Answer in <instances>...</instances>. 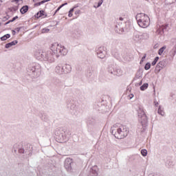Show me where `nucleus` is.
<instances>
[{"mask_svg": "<svg viewBox=\"0 0 176 176\" xmlns=\"http://www.w3.org/2000/svg\"><path fill=\"white\" fill-rule=\"evenodd\" d=\"M166 46H163L162 47H161L159 50H158V54L160 56H162V54H163V52H164V50H166Z\"/></svg>", "mask_w": 176, "mask_h": 176, "instance_id": "obj_25", "label": "nucleus"}, {"mask_svg": "<svg viewBox=\"0 0 176 176\" xmlns=\"http://www.w3.org/2000/svg\"><path fill=\"white\" fill-rule=\"evenodd\" d=\"M166 62L167 60L164 59L160 61L159 63H157L155 69V74H159V72H160V71H162L163 68H166V67L167 66Z\"/></svg>", "mask_w": 176, "mask_h": 176, "instance_id": "obj_10", "label": "nucleus"}, {"mask_svg": "<svg viewBox=\"0 0 176 176\" xmlns=\"http://www.w3.org/2000/svg\"><path fill=\"white\" fill-rule=\"evenodd\" d=\"M133 39L136 42H138V41H141V39H142V33H140V32H135L134 33Z\"/></svg>", "mask_w": 176, "mask_h": 176, "instance_id": "obj_15", "label": "nucleus"}, {"mask_svg": "<svg viewBox=\"0 0 176 176\" xmlns=\"http://www.w3.org/2000/svg\"><path fill=\"white\" fill-rule=\"evenodd\" d=\"M55 135L58 142L61 144L67 142L70 137L69 133L63 129L56 131Z\"/></svg>", "mask_w": 176, "mask_h": 176, "instance_id": "obj_6", "label": "nucleus"}, {"mask_svg": "<svg viewBox=\"0 0 176 176\" xmlns=\"http://www.w3.org/2000/svg\"><path fill=\"white\" fill-rule=\"evenodd\" d=\"M19 153H27V151H25V150H24V148H19Z\"/></svg>", "mask_w": 176, "mask_h": 176, "instance_id": "obj_34", "label": "nucleus"}, {"mask_svg": "<svg viewBox=\"0 0 176 176\" xmlns=\"http://www.w3.org/2000/svg\"><path fill=\"white\" fill-rule=\"evenodd\" d=\"M146 58V54H144V56L142 58V60H140V64L144 63V59Z\"/></svg>", "mask_w": 176, "mask_h": 176, "instance_id": "obj_37", "label": "nucleus"}, {"mask_svg": "<svg viewBox=\"0 0 176 176\" xmlns=\"http://www.w3.org/2000/svg\"><path fill=\"white\" fill-rule=\"evenodd\" d=\"M42 16H45V17L47 16L46 14H45V12L43 10H40L35 14V17H36V19H39V17H42Z\"/></svg>", "mask_w": 176, "mask_h": 176, "instance_id": "obj_17", "label": "nucleus"}, {"mask_svg": "<svg viewBox=\"0 0 176 176\" xmlns=\"http://www.w3.org/2000/svg\"><path fill=\"white\" fill-rule=\"evenodd\" d=\"M121 32H124V29H123V28H121Z\"/></svg>", "mask_w": 176, "mask_h": 176, "instance_id": "obj_53", "label": "nucleus"}, {"mask_svg": "<svg viewBox=\"0 0 176 176\" xmlns=\"http://www.w3.org/2000/svg\"><path fill=\"white\" fill-rule=\"evenodd\" d=\"M0 2H2V1L0 0Z\"/></svg>", "mask_w": 176, "mask_h": 176, "instance_id": "obj_57", "label": "nucleus"}, {"mask_svg": "<svg viewBox=\"0 0 176 176\" xmlns=\"http://www.w3.org/2000/svg\"><path fill=\"white\" fill-rule=\"evenodd\" d=\"M96 54L99 58H105V56H107V48L105 47H99L96 50Z\"/></svg>", "mask_w": 176, "mask_h": 176, "instance_id": "obj_9", "label": "nucleus"}, {"mask_svg": "<svg viewBox=\"0 0 176 176\" xmlns=\"http://www.w3.org/2000/svg\"><path fill=\"white\" fill-rule=\"evenodd\" d=\"M69 17H72V12H69Z\"/></svg>", "mask_w": 176, "mask_h": 176, "instance_id": "obj_51", "label": "nucleus"}, {"mask_svg": "<svg viewBox=\"0 0 176 176\" xmlns=\"http://www.w3.org/2000/svg\"><path fill=\"white\" fill-rule=\"evenodd\" d=\"M56 74L58 75H63V74H65V70L64 69V67L61 65H58L54 69Z\"/></svg>", "mask_w": 176, "mask_h": 176, "instance_id": "obj_13", "label": "nucleus"}, {"mask_svg": "<svg viewBox=\"0 0 176 176\" xmlns=\"http://www.w3.org/2000/svg\"><path fill=\"white\" fill-rule=\"evenodd\" d=\"M73 36H74V38H75L76 39H78V38H80V34H73Z\"/></svg>", "mask_w": 176, "mask_h": 176, "instance_id": "obj_33", "label": "nucleus"}, {"mask_svg": "<svg viewBox=\"0 0 176 176\" xmlns=\"http://www.w3.org/2000/svg\"><path fill=\"white\" fill-rule=\"evenodd\" d=\"M63 6H64V5L60 6L57 8V10H56L55 14H56V13H57V12H58V10H60V9H61V8H63Z\"/></svg>", "mask_w": 176, "mask_h": 176, "instance_id": "obj_39", "label": "nucleus"}, {"mask_svg": "<svg viewBox=\"0 0 176 176\" xmlns=\"http://www.w3.org/2000/svg\"><path fill=\"white\" fill-rule=\"evenodd\" d=\"M142 39H148L149 38V34L147 33H142Z\"/></svg>", "mask_w": 176, "mask_h": 176, "instance_id": "obj_28", "label": "nucleus"}, {"mask_svg": "<svg viewBox=\"0 0 176 176\" xmlns=\"http://www.w3.org/2000/svg\"><path fill=\"white\" fill-rule=\"evenodd\" d=\"M141 154L142 156H146V155H148V151H146V149H142L141 151Z\"/></svg>", "mask_w": 176, "mask_h": 176, "instance_id": "obj_30", "label": "nucleus"}, {"mask_svg": "<svg viewBox=\"0 0 176 176\" xmlns=\"http://www.w3.org/2000/svg\"><path fill=\"white\" fill-rule=\"evenodd\" d=\"M12 35H16V30H12Z\"/></svg>", "mask_w": 176, "mask_h": 176, "instance_id": "obj_50", "label": "nucleus"}, {"mask_svg": "<svg viewBox=\"0 0 176 176\" xmlns=\"http://www.w3.org/2000/svg\"><path fill=\"white\" fill-rule=\"evenodd\" d=\"M148 86L149 85L148 83H144L140 87V90H142V91H144V90H146V89H148Z\"/></svg>", "mask_w": 176, "mask_h": 176, "instance_id": "obj_26", "label": "nucleus"}, {"mask_svg": "<svg viewBox=\"0 0 176 176\" xmlns=\"http://www.w3.org/2000/svg\"><path fill=\"white\" fill-rule=\"evenodd\" d=\"M133 97H134V95L133 94H131V95H129V98L130 100H131V98H133Z\"/></svg>", "mask_w": 176, "mask_h": 176, "instance_id": "obj_45", "label": "nucleus"}, {"mask_svg": "<svg viewBox=\"0 0 176 176\" xmlns=\"http://www.w3.org/2000/svg\"><path fill=\"white\" fill-rule=\"evenodd\" d=\"M138 120L140 122L141 127H139V131L140 133H144L146 130V124H148V117L145 114L144 111V107L142 106H139L138 110Z\"/></svg>", "mask_w": 176, "mask_h": 176, "instance_id": "obj_3", "label": "nucleus"}, {"mask_svg": "<svg viewBox=\"0 0 176 176\" xmlns=\"http://www.w3.org/2000/svg\"><path fill=\"white\" fill-rule=\"evenodd\" d=\"M62 5H63V6H65V5H67V3H65L62 4Z\"/></svg>", "mask_w": 176, "mask_h": 176, "instance_id": "obj_55", "label": "nucleus"}, {"mask_svg": "<svg viewBox=\"0 0 176 176\" xmlns=\"http://www.w3.org/2000/svg\"><path fill=\"white\" fill-rule=\"evenodd\" d=\"M10 23H12V21H10V20L8 21V22H6V23H5V25H8V24H10Z\"/></svg>", "mask_w": 176, "mask_h": 176, "instance_id": "obj_48", "label": "nucleus"}, {"mask_svg": "<svg viewBox=\"0 0 176 176\" xmlns=\"http://www.w3.org/2000/svg\"><path fill=\"white\" fill-rule=\"evenodd\" d=\"M75 14H80V10H76V12H75Z\"/></svg>", "mask_w": 176, "mask_h": 176, "instance_id": "obj_42", "label": "nucleus"}, {"mask_svg": "<svg viewBox=\"0 0 176 176\" xmlns=\"http://www.w3.org/2000/svg\"><path fill=\"white\" fill-rule=\"evenodd\" d=\"M19 1H23V0H14V2H19Z\"/></svg>", "mask_w": 176, "mask_h": 176, "instance_id": "obj_54", "label": "nucleus"}, {"mask_svg": "<svg viewBox=\"0 0 176 176\" xmlns=\"http://www.w3.org/2000/svg\"><path fill=\"white\" fill-rule=\"evenodd\" d=\"M175 2L176 1V0H173Z\"/></svg>", "mask_w": 176, "mask_h": 176, "instance_id": "obj_56", "label": "nucleus"}, {"mask_svg": "<svg viewBox=\"0 0 176 176\" xmlns=\"http://www.w3.org/2000/svg\"><path fill=\"white\" fill-rule=\"evenodd\" d=\"M107 72L109 74L110 76H120L122 74V69L115 67L113 65H109Z\"/></svg>", "mask_w": 176, "mask_h": 176, "instance_id": "obj_8", "label": "nucleus"}, {"mask_svg": "<svg viewBox=\"0 0 176 176\" xmlns=\"http://www.w3.org/2000/svg\"><path fill=\"white\" fill-rule=\"evenodd\" d=\"M150 68H151V63H147L144 66V69H146V71H148V69H149Z\"/></svg>", "mask_w": 176, "mask_h": 176, "instance_id": "obj_31", "label": "nucleus"}, {"mask_svg": "<svg viewBox=\"0 0 176 176\" xmlns=\"http://www.w3.org/2000/svg\"><path fill=\"white\" fill-rule=\"evenodd\" d=\"M159 61V56L155 58L154 60L152 62L151 65H156V63Z\"/></svg>", "mask_w": 176, "mask_h": 176, "instance_id": "obj_29", "label": "nucleus"}, {"mask_svg": "<svg viewBox=\"0 0 176 176\" xmlns=\"http://www.w3.org/2000/svg\"><path fill=\"white\" fill-rule=\"evenodd\" d=\"M53 83L56 86H61V80H60V79H58L57 78H54L53 79Z\"/></svg>", "mask_w": 176, "mask_h": 176, "instance_id": "obj_23", "label": "nucleus"}, {"mask_svg": "<svg viewBox=\"0 0 176 176\" xmlns=\"http://www.w3.org/2000/svg\"><path fill=\"white\" fill-rule=\"evenodd\" d=\"M65 168L67 171L72 170V159L67 158L65 161Z\"/></svg>", "mask_w": 176, "mask_h": 176, "instance_id": "obj_12", "label": "nucleus"}, {"mask_svg": "<svg viewBox=\"0 0 176 176\" xmlns=\"http://www.w3.org/2000/svg\"><path fill=\"white\" fill-rule=\"evenodd\" d=\"M119 20H120V21H123L124 20V18H123V17H120V18H119Z\"/></svg>", "mask_w": 176, "mask_h": 176, "instance_id": "obj_46", "label": "nucleus"}, {"mask_svg": "<svg viewBox=\"0 0 176 176\" xmlns=\"http://www.w3.org/2000/svg\"><path fill=\"white\" fill-rule=\"evenodd\" d=\"M63 6H64V5L60 6L57 8V10H56L55 14H56V13H57V12H58V10H60V9H61V8H63Z\"/></svg>", "mask_w": 176, "mask_h": 176, "instance_id": "obj_38", "label": "nucleus"}, {"mask_svg": "<svg viewBox=\"0 0 176 176\" xmlns=\"http://www.w3.org/2000/svg\"><path fill=\"white\" fill-rule=\"evenodd\" d=\"M49 31H50V30H49L47 28H44V29L42 30L43 34H45L46 32H49Z\"/></svg>", "mask_w": 176, "mask_h": 176, "instance_id": "obj_35", "label": "nucleus"}, {"mask_svg": "<svg viewBox=\"0 0 176 176\" xmlns=\"http://www.w3.org/2000/svg\"><path fill=\"white\" fill-rule=\"evenodd\" d=\"M9 38H10V35L9 34H7L1 37V41H6V39H9Z\"/></svg>", "mask_w": 176, "mask_h": 176, "instance_id": "obj_27", "label": "nucleus"}, {"mask_svg": "<svg viewBox=\"0 0 176 176\" xmlns=\"http://www.w3.org/2000/svg\"><path fill=\"white\" fill-rule=\"evenodd\" d=\"M102 2H104L102 0H100L98 3V6H94V8H100V6L102 5Z\"/></svg>", "mask_w": 176, "mask_h": 176, "instance_id": "obj_32", "label": "nucleus"}, {"mask_svg": "<svg viewBox=\"0 0 176 176\" xmlns=\"http://www.w3.org/2000/svg\"><path fill=\"white\" fill-rule=\"evenodd\" d=\"M155 102V107H157V105H159V102Z\"/></svg>", "mask_w": 176, "mask_h": 176, "instance_id": "obj_52", "label": "nucleus"}, {"mask_svg": "<svg viewBox=\"0 0 176 176\" xmlns=\"http://www.w3.org/2000/svg\"><path fill=\"white\" fill-rule=\"evenodd\" d=\"M111 134L118 140H122V138L127 137V134H129V129L124 126H118L114 125L111 127Z\"/></svg>", "mask_w": 176, "mask_h": 176, "instance_id": "obj_2", "label": "nucleus"}, {"mask_svg": "<svg viewBox=\"0 0 176 176\" xmlns=\"http://www.w3.org/2000/svg\"><path fill=\"white\" fill-rule=\"evenodd\" d=\"M42 69L38 63H32L28 68V75L31 78H36L41 76Z\"/></svg>", "mask_w": 176, "mask_h": 176, "instance_id": "obj_4", "label": "nucleus"}, {"mask_svg": "<svg viewBox=\"0 0 176 176\" xmlns=\"http://www.w3.org/2000/svg\"><path fill=\"white\" fill-rule=\"evenodd\" d=\"M21 30V28H16L15 29V31H16L17 32H20V30Z\"/></svg>", "mask_w": 176, "mask_h": 176, "instance_id": "obj_41", "label": "nucleus"}, {"mask_svg": "<svg viewBox=\"0 0 176 176\" xmlns=\"http://www.w3.org/2000/svg\"><path fill=\"white\" fill-rule=\"evenodd\" d=\"M136 20L138 25L142 28H147V27H149V24H151L149 16L144 13L138 14L136 16Z\"/></svg>", "mask_w": 176, "mask_h": 176, "instance_id": "obj_5", "label": "nucleus"}, {"mask_svg": "<svg viewBox=\"0 0 176 176\" xmlns=\"http://www.w3.org/2000/svg\"><path fill=\"white\" fill-rule=\"evenodd\" d=\"M48 1H49V0H43V1H40V3L41 5H43V3H45V2H48Z\"/></svg>", "mask_w": 176, "mask_h": 176, "instance_id": "obj_40", "label": "nucleus"}, {"mask_svg": "<svg viewBox=\"0 0 176 176\" xmlns=\"http://www.w3.org/2000/svg\"><path fill=\"white\" fill-rule=\"evenodd\" d=\"M142 85V81H140L139 83L136 84V86H141Z\"/></svg>", "mask_w": 176, "mask_h": 176, "instance_id": "obj_44", "label": "nucleus"}, {"mask_svg": "<svg viewBox=\"0 0 176 176\" xmlns=\"http://www.w3.org/2000/svg\"><path fill=\"white\" fill-rule=\"evenodd\" d=\"M17 19H19V16H16L13 17L12 20H10V21H11V23H13V21H15V20H17Z\"/></svg>", "mask_w": 176, "mask_h": 176, "instance_id": "obj_36", "label": "nucleus"}, {"mask_svg": "<svg viewBox=\"0 0 176 176\" xmlns=\"http://www.w3.org/2000/svg\"><path fill=\"white\" fill-rule=\"evenodd\" d=\"M167 27H168V25H157V34L158 35H163L164 34V31L167 30Z\"/></svg>", "mask_w": 176, "mask_h": 176, "instance_id": "obj_11", "label": "nucleus"}, {"mask_svg": "<svg viewBox=\"0 0 176 176\" xmlns=\"http://www.w3.org/2000/svg\"><path fill=\"white\" fill-rule=\"evenodd\" d=\"M67 108L72 115H78L80 112L79 107L76 105V102L74 100H69L67 102Z\"/></svg>", "mask_w": 176, "mask_h": 176, "instance_id": "obj_7", "label": "nucleus"}, {"mask_svg": "<svg viewBox=\"0 0 176 176\" xmlns=\"http://www.w3.org/2000/svg\"><path fill=\"white\" fill-rule=\"evenodd\" d=\"M176 54V47H174L169 52V56L171 58H174V56Z\"/></svg>", "mask_w": 176, "mask_h": 176, "instance_id": "obj_22", "label": "nucleus"}, {"mask_svg": "<svg viewBox=\"0 0 176 176\" xmlns=\"http://www.w3.org/2000/svg\"><path fill=\"white\" fill-rule=\"evenodd\" d=\"M72 71V67L70 65L66 64L65 67V74H69Z\"/></svg>", "mask_w": 176, "mask_h": 176, "instance_id": "obj_20", "label": "nucleus"}, {"mask_svg": "<svg viewBox=\"0 0 176 176\" xmlns=\"http://www.w3.org/2000/svg\"><path fill=\"white\" fill-rule=\"evenodd\" d=\"M113 56L117 60H122V56H120V54H119V52H113Z\"/></svg>", "mask_w": 176, "mask_h": 176, "instance_id": "obj_24", "label": "nucleus"}, {"mask_svg": "<svg viewBox=\"0 0 176 176\" xmlns=\"http://www.w3.org/2000/svg\"><path fill=\"white\" fill-rule=\"evenodd\" d=\"M17 9H19L17 7L13 8L12 10H14V12H16V10H17Z\"/></svg>", "mask_w": 176, "mask_h": 176, "instance_id": "obj_47", "label": "nucleus"}, {"mask_svg": "<svg viewBox=\"0 0 176 176\" xmlns=\"http://www.w3.org/2000/svg\"><path fill=\"white\" fill-rule=\"evenodd\" d=\"M41 2L36 3L34 4V6H41Z\"/></svg>", "mask_w": 176, "mask_h": 176, "instance_id": "obj_43", "label": "nucleus"}, {"mask_svg": "<svg viewBox=\"0 0 176 176\" xmlns=\"http://www.w3.org/2000/svg\"><path fill=\"white\" fill-rule=\"evenodd\" d=\"M74 9H75V7L73 8H72L69 12L70 13H72V12H74Z\"/></svg>", "mask_w": 176, "mask_h": 176, "instance_id": "obj_49", "label": "nucleus"}, {"mask_svg": "<svg viewBox=\"0 0 176 176\" xmlns=\"http://www.w3.org/2000/svg\"><path fill=\"white\" fill-rule=\"evenodd\" d=\"M165 166L168 168H173V167H174V166H175V162H174V161H173V160H169L166 162Z\"/></svg>", "mask_w": 176, "mask_h": 176, "instance_id": "obj_16", "label": "nucleus"}, {"mask_svg": "<svg viewBox=\"0 0 176 176\" xmlns=\"http://www.w3.org/2000/svg\"><path fill=\"white\" fill-rule=\"evenodd\" d=\"M20 12L21 14H24L28 12V6H23Z\"/></svg>", "mask_w": 176, "mask_h": 176, "instance_id": "obj_21", "label": "nucleus"}, {"mask_svg": "<svg viewBox=\"0 0 176 176\" xmlns=\"http://www.w3.org/2000/svg\"><path fill=\"white\" fill-rule=\"evenodd\" d=\"M18 41H12L11 43H8L6 45V49H9V47H12V46H14V45H17Z\"/></svg>", "mask_w": 176, "mask_h": 176, "instance_id": "obj_19", "label": "nucleus"}, {"mask_svg": "<svg viewBox=\"0 0 176 176\" xmlns=\"http://www.w3.org/2000/svg\"><path fill=\"white\" fill-rule=\"evenodd\" d=\"M157 113L158 115H161V116H164V115H166V113H164V108L162 106H159Z\"/></svg>", "mask_w": 176, "mask_h": 176, "instance_id": "obj_18", "label": "nucleus"}, {"mask_svg": "<svg viewBox=\"0 0 176 176\" xmlns=\"http://www.w3.org/2000/svg\"><path fill=\"white\" fill-rule=\"evenodd\" d=\"M68 50L58 43L52 44L51 50L43 52L38 50L34 56L37 60H41L52 63L56 61V58H58L60 56H67Z\"/></svg>", "mask_w": 176, "mask_h": 176, "instance_id": "obj_1", "label": "nucleus"}, {"mask_svg": "<svg viewBox=\"0 0 176 176\" xmlns=\"http://www.w3.org/2000/svg\"><path fill=\"white\" fill-rule=\"evenodd\" d=\"M88 176H98V168L96 166L91 168Z\"/></svg>", "mask_w": 176, "mask_h": 176, "instance_id": "obj_14", "label": "nucleus"}]
</instances>
